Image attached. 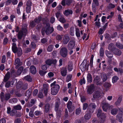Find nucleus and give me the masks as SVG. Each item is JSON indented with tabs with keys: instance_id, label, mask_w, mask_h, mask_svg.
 Segmentation results:
<instances>
[{
	"instance_id": "nucleus-18",
	"label": "nucleus",
	"mask_w": 123,
	"mask_h": 123,
	"mask_svg": "<svg viewBox=\"0 0 123 123\" xmlns=\"http://www.w3.org/2000/svg\"><path fill=\"white\" fill-rule=\"evenodd\" d=\"M69 40V37L68 34H66L64 35L63 39V42L64 44H66L68 42Z\"/></svg>"
},
{
	"instance_id": "nucleus-41",
	"label": "nucleus",
	"mask_w": 123,
	"mask_h": 123,
	"mask_svg": "<svg viewBox=\"0 0 123 123\" xmlns=\"http://www.w3.org/2000/svg\"><path fill=\"white\" fill-rule=\"evenodd\" d=\"M42 90H40L39 91V93L38 95V97L40 98H42L43 97V95L42 93Z\"/></svg>"
},
{
	"instance_id": "nucleus-42",
	"label": "nucleus",
	"mask_w": 123,
	"mask_h": 123,
	"mask_svg": "<svg viewBox=\"0 0 123 123\" xmlns=\"http://www.w3.org/2000/svg\"><path fill=\"white\" fill-rule=\"evenodd\" d=\"M13 108L15 110H19L21 109V107L20 105H18L14 106Z\"/></svg>"
},
{
	"instance_id": "nucleus-36",
	"label": "nucleus",
	"mask_w": 123,
	"mask_h": 123,
	"mask_svg": "<svg viewBox=\"0 0 123 123\" xmlns=\"http://www.w3.org/2000/svg\"><path fill=\"white\" fill-rule=\"evenodd\" d=\"M54 48V46L53 45H50L48 46L47 48V50L49 52L52 51Z\"/></svg>"
},
{
	"instance_id": "nucleus-13",
	"label": "nucleus",
	"mask_w": 123,
	"mask_h": 123,
	"mask_svg": "<svg viewBox=\"0 0 123 123\" xmlns=\"http://www.w3.org/2000/svg\"><path fill=\"white\" fill-rule=\"evenodd\" d=\"M72 102L70 101H69L67 103V107L69 112H72L74 109V107H72Z\"/></svg>"
},
{
	"instance_id": "nucleus-54",
	"label": "nucleus",
	"mask_w": 123,
	"mask_h": 123,
	"mask_svg": "<svg viewBox=\"0 0 123 123\" xmlns=\"http://www.w3.org/2000/svg\"><path fill=\"white\" fill-rule=\"evenodd\" d=\"M106 56L107 57L110 58H111L113 57V55L111 54H109V52H107L106 53Z\"/></svg>"
},
{
	"instance_id": "nucleus-53",
	"label": "nucleus",
	"mask_w": 123,
	"mask_h": 123,
	"mask_svg": "<svg viewBox=\"0 0 123 123\" xmlns=\"http://www.w3.org/2000/svg\"><path fill=\"white\" fill-rule=\"evenodd\" d=\"M100 56H102L104 54V51L103 49L101 48L100 50Z\"/></svg>"
},
{
	"instance_id": "nucleus-64",
	"label": "nucleus",
	"mask_w": 123,
	"mask_h": 123,
	"mask_svg": "<svg viewBox=\"0 0 123 123\" xmlns=\"http://www.w3.org/2000/svg\"><path fill=\"white\" fill-rule=\"evenodd\" d=\"M87 104L86 103H85L83 104V110H85L87 107Z\"/></svg>"
},
{
	"instance_id": "nucleus-44",
	"label": "nucleus",
	"mask_w": 123,
	"mask_h": 123,
	"mask_svg": "<svg viewBox=\"0 0 123 123\" xmlns=\"http://www.w3.org/2000/svg\"><path fill=\"white\" fill-rule=\"evenodd\" d=\"M36 100L35 99H32L30 101V103H31V105H28L27 106L28 107H30L31 106L33 105L36 102Z\"/></svg>"
},
{
	"instance_id": "nucleus-35",
	"label": "nucleus",
	"mask_w": 123,
	"mask_h": 123,
	"mask_svg": "<svg viewBox=\"0 0 123 123\" xmlns=\"http://www.w3.org/2000/svg\"><path fill=\"white\" fill-rule=\"evenodd\" d=\"M42 18L41 16H39L37 18H36L34 20V21L36 23H39L41 21Z\"/></svg>"
},
{
	"instance_id": "nucleus-60",
	"label": "nucleus",
	"mask_w": 123,
	"mask_h": 123,
	"mask_svg": "<svg viewBox=\"0 0 123 123\" xmlns=\"http://www.w3.org/2000/svg\"><path fill=\"white\" fill-rule=\"evenodd\" d=\"M81 112V109L80 108H78L76 109V114L77 115H78Z\"/></svg>"
},
{
	"instance_id": "nucleus-43",
	"label": "nucleus",
	"mask_w": 123,
	"mask_h": 123,
	"mask_svg": "<svg viewBox=\"0 0 123 123\" xmlns=\"http://www.w3.org/2000/svg\"><path fill=\"white\" fill-rule=\"evenodd\" d=\"M49 104H46L45 106V111L46 112H48L49 110Z\"/></svg>"
},
{
	"instance_id": "nucleus-14",
	"label": "nucleus",
	"mask_w": 123,
	"mask_h": 123,
	"mask_svg": "<svg viewBox=\"0 0 123 123\" xmlns=\"http://www.w3.org/2000/svg\"><path fill=\"white\" fill-rule=\"evenodd\" d=\"M75 45V41H70L68 44V48L69 50H72L74 47Z\"/></svg>"
},
{
	"instance_id": "nucleus-50",
	"label": "nucleus",
	"mask_w": 123,
	"mask_h": 123,
	"mask_svg": "<svg viewBox=\"0 0 123 123\" xmlns=\"http://www.w3.org/2000/svg\"><path fill=\"white\" fill-rule=\"evenodd\" d=\"M100 20V19L99 18H98V21H96L95 23L96 25L98 27H100V23L99 22Z\"/></svg>"
},
{
	"instance_id": "nucleus-24",
	"label": "nucleus",
	"mask_w": 123,
	"mask_h": 123,
	"mask_svg": "<svg viewBox=\"0 0 123 123\" xmlns=\"http://www.w3.org/2000/svg\"><path fill=\"white\" fill-rule=\"evenodd\" d=\"M44 92L45 95H47L48 91V85H47L44 84L43 85Z\"/></svg>"
},
{
	"instance_id": "nucleus-12",
	"label": "nucleus",
	"mask_w": 123,
	"mask_h": 123,
	"mask_svg": "<svg viewBox=\"0 0 123 123\" xmlns=\"http://www.w3.org/2000/svg\"><path fill=\"white\" fill-rule=\"evenodd\" d=\"M0 97L1 100L3 101L5 98L6 100H7L10 98V94H6L5 97L4 96V93L3 92H1L0 94Z\"/></svg>"
},
{
	"instance_id": "nucleus-58",
	"label": "nucleus",
	"mask_w": 123,
	"mask_h": 123,
	"mask_svg": "<svg viewBox=\"0 0 123 123\" xmlns=\"http://www.w3.org/2000/svg\"><path fill=\"white\" fill-rule=\"evenodd\" d=\"M42 113L41 111H36L34 113L35 115L37 116L40 115Z\"/></svg>"
},
{
	"instance_id": "nucleus-59",
	"label": "nucleus",
	"mask_w": 123,
	"mask_h": 123,
	"mask_svg": "<svg viewBox=\"0 0 123 123\" xmlns=\"http://www.w3.org/2000/svg\"><path fill=\"white\" fill-rule=\"evenodd\" d=\"M41 68L43 70H45L47 69V65L46 64L42 65L41 66Z\"/></svg>"
},
{
	"instance_id": "nucleus-30",
	"label": "nucleus",
	"mask_w": 123,
	"mask_h": 123,
	"mask_svg": "<svg viewBox=\"0 0 123 123\" xmlns=\"http://www.w3.org/2000/svg\"><path fill=\"white\" fill-rule=\"evenodd\" d=\"M118 110L117 108H114L112 109L111 111V113L112 115H116L117 113Z\"/></svg>"
},
{
	"instance_id": "nucleus-32",
	"label": "nucleus",
	"mask_w": 123,
	"mask_h": 123,
	"mask_svg": "<svg viewBox=\"0 0 123 123\" xmlns=\"http://www.w3.org/2000/svg\"><path fill=\"white\" fill-rule=\"evenodd\" d=\"M118 79L119 78L117 76H113L112 78V83H115L116 82Z\"/></svg>"
},
{
	"instance_id": "nucleus-8",
	"label": "nucleus",
	"mask_w": 123,
	"mask_h": 123,
	"mask_svg": "<svg viewBox=\"0 0 123 123\" xmlns=\"http://www.w3.org/2000/svg\"><path fill=\"white\" fill-rule=\"evenodd\" d=\"M27 33V30L26 27L25 26L24 28H23L22 27V30L20 31L18 33V38L19 39H21L23 35L25 36Z\"/></svg>"
},
{
	"instance_id": "nucleus-28",
	"label": "nucleus",
	"mask_w": 123,
	"mask_h": 123,
	"mask_svg": "<svg viewBox=\"0 0 123 123\" xmlns=\"http://www.w3.org/2000/svg\"><path fill=\"white\" fill-rule=\"evenodd\" d=\"M10 72H7L4 78V81L5 82L6 81L8 80L10 77Z\"/></svg>"
},
{
	"instance_id": "nucleus-47",
	"label": "nucleus",
	"mask_w": 123,
	"mask_h": 123,
	"mask_svg": "<svg viewBox=\"0 0 123 123\" xmlns=\"http://www.w3.org/2000/svg\"><path fill=\"white\" fill-rule=\"evenodd\" d=\"M79 83L81 85H82L83 84H85L86 83V81L84 77H83V79H81L79 81Z\"/></svg>"
},
{
	"instance_id": "nucleus-51",
	"label": "nucleus",
	"mask_w": 123,
	"mask_h": 123,
	"mask_svg": "<svg viewBox=\"0 0 123 123\" xmlns=\"http://www.w3.org/2000/svg\"><path fill=\"white\" fill-rule=\"evenodd\" d=\"M68 69L69 71H71L73 69V67L72 65L70 64L68 65Z\"/></svg>"
},
{
	"instance_id": "nucleus-16",
	"label": "nucleus",
	"mask_w": 123,
	"mask_h": 123,
	"mask_svg": "<svg viewBox=\"0 0 123 123\" xmlns=\"http://www.w3.org/2000/svg\"><path fill=\"white\" fill-rule=\"evenodd\" d=\"M61 104V101L60 99H59L58 101L56 102L55 103V110L57 112V114L58 115H59V114H60V112L59 111V113H58V112L57 111H58V109L59 108V106Z\"/></svg>"
},
{
	"instance_id": "nucleus-2",
	"label": "nucleus",
	"mask_w": 123,
	"mask_h": 123,
	"mask_svg": "<svg viewBox=\"0 0 123 123\" xmlns=\"http://www.w3.org/2000/svg\"><path fill=\"white\" fill-rule=\"evenodd\" d=\"M56 82L54 81L51 84V93L53 95H55L58 93L60 88V86L58 85L55 84Z\"/></svg>"
},
{
	"instance_id": "nucleus-10",
	"label": "nucleus",
	"mask_w": 123,
	"mask_h": 123,
	"mask_svg": "<svg viewBox=\"0 0 123 123\" xmlns=\"http://www.w3.org/2000/svg\"><path fill=\"white\" fill-rule=\"evenodd\" d=\"M123 111H121L116 116V119L120 123H122L123 121Z\"/></svg>"
},
{
	"instance_id": "nucleus-61",
	"label": "nucleus",
	"mask_w": 123,
	"mask_h": 123,
	"mask_svg": "<svg viewBox=\"0 0 123 123\" xmlns=\"http://www.w3.org/2000/svg\"><path fill=\"white\" fill-rule=\"evenodd\" d=\"M102 78L104 81H105L107 79L106 76L105 74H103L102 76Z\"/></svg>"
},
{
	"instance_id": "nucleus-5",
	"label": "nucleus",
	"mask_w": 123,
	"mask_h": 123,
	"mask_svg": "<svg viewBox=\"0 0 123 123\" xmlns=\"http://www.w3.org/2000/svg\"><path fill=\"white\" fill-rule=\"evenodd\" d=\"M116 48L114 47V45L113 43H111L108 46V49L110 50L115 55H119L121 54V51L118 49H116V51H117L118 53H117L116 52H115L114 50Z\"/></svg>"
},
{
	"instance_id": "nucleus-21",
	"label": "nucleus",
	"mask_w": 123,
	"mask_h": 123,
	"mask_svg": "<svg viewBox=\"0 0 123 123\" xmlns=\"http://www.w3.org/2000/svg\"><path fill=\"white\" fill-rule=\"evenodd\" d=\"M100 96L101 93L98 91L94 92L93 95V97L94 98H98Z\"/></svg>"
},
{
	"instance_id": "nucleus-56",
	"label": "nucleus",
	"mask_w": 123,
	"mask_h": 123,
	"mask_svg": "<svg viewBox=\"0 0 123 123\" xmlns=\"http://www.w3.org/2000/svg\"><path fill=\"white\" fill-rule=\"evenodd\" d=\"M57 29L59 31H61L63 30V28L60 25H59L57 27Z\"/></svg>"
},
{
	"instance_id": "nucleus-1",
	"label": "nucleus",
	"mask_w": 123,
	"mask_h": 123,
	"mask_svg": "<svg viewBox=\"0 0 123 123\" xmlns=\"http://www.w3.org/2000/svg\"><path fill=\"white\" fill-rule=\"evenodd\" d=\"M101 111L100 109L98 110L97 116L98 117H100L101 119L99 121H97L95 119H94L92 121L93 123H103L105 120L106 117L104 113H101Z\"/></svg>"
},
{
	"instance_id": "nucleus-19",
	"label": "nucleus",
	"mask_w": 123,
	"mask_h": 123,
	"mask_svg": "<svg viewBox=\"0 0 123 123\" xmlns=\"http://www.w3.org/2000/svg\"><path fill=\"white\" fill-rule=\"evenodd\" d=\"M93 3L92 5V9L94 12H95L96 8L95 7V4L96 6H98L99 5L98 0H93Z\"/></svg>"
},
{
	"instance_id": "nucleus-23",
	"label": "nucleus",
	"mask_w": 123,
	"mask_h": 123,
	"mask_svg": "<svg viewBox=\"0 0 123 123\" xmlns=\"http://www.w3.org/2000/svg\"><path fill=\"white\" fill-rule=\"evenodd\" d=\"M87 79L88 82L91 83L92 81V78L91 75L88 73L87 75Z\"/></svg>"
},
{
	"instance_id": "nucleus-20",
	"label": "nucleus",
	"mask_w": 123,
	"mask_h": 123,
	"mask_svg": "<svg viewBox=\"0 0 123 123\" xmlns=\"http://www.w3.org/2000/svg\"><path fill=\"white\" fill-rule=\"evenodd\" d=\"M67 70L66 68H62L61 70V73L62 76H65L67 74Z\"/></svg>"
},
{
	"instance_id": "nucleus-39",
	"label": "nucleus",
	"mask_w": 123,
	"mask_h": 123,
	"mask_svg": "<svg viewBox=\"0 0 123 123\" xmlns=\"http://www.w3.org/2000/svg\"><path fill=\"white\" fill-rule=\"evenodd\" d=\"M23 69V68L22 67H20L18 70L17 72V74L18 75H20L22 73V71Z\"/></svg>"
},
{
	"instance_id": "nucleus-57",
	"label": "nucleus",
	"mask_w": 123,
	"mask_h": 123,
	"mask_svg": "<svg viewBox=\"0 0 123 123\" xmlns=\"http://www.w3.org/2000/svg\"><path fill=\"white\" fill-rule=\"evenodd\" d=\"M26 12L28 13H30L31 11V7L26 6Z\"/></svg>"
},
{
	"instance_id": "nucleus-9",
	"label": "nucleus",
	"mask_w": 123,
	"mask_h": 123,
	"mask_svg": "<svg viewBox=\"0 0 123 123\" xmlns=\"http://www.w3.org/2000/svg\"><path fill=\"white\" fill-rule=\"evenodd\" d=\"M60 55L63 57H65L68 54V50L65 48H62L61 49L60 51Z\"/></svg>"
},
{
	"instance_id": "nucleus-22",
	"label": "nucleus",
	"mask_w": 123,
	"mask_h": 123,
	"mask_svg": "<svg viewBox=\"0 0 123 123\" xmlns=\"http://www.w3.org/2000/svg\"><path fill=\"white\" fill-rule=\"evenodd\" d=\"M100 80V79L99 77L98 76H97L94 78L93 82L97 85H99V82Z\"/></svg>"
},
{
	"instance_id": "nucleus-37",
	"label": "nucleus",
	"mask_w": 123,
	"mask_h": 123,
	"mask_svg": "<svg viewBox=\"0 0 123 123\" xmlns=\"http://www.w3.org/2000/svg\"><path fill=\"white\" fill-rule=\"evenodd\" d=\"M24 79L26 80L29 82H31V78L29 76L27 75L24 77Z\"/></svg>"
},
{
	"instance_id": "nucleus-4",
	"label": "nucleus",
	"mask_w": 123,
	"mask_h": 123,
	"mask_svg": "<svg viewBox=\"0 0 123 123\" xmlns=\"http://www.w3.org/2000/svg\"><path fill=\"white\" fill-rule=\"evenodd\" d=\"M12 49L13 53H17L18 56L21 55L22 54V50L21 48H18L16 47V44L14 43H13L12 44Z\"/></svg>"
},
{
	"instance_id": "nucleus-7",
	"label": "nucleus",
	"mask_w": 123,
	"mask_h": 123,
	"mask_svg": "<svg viewBox=\"0 0 123 123\" xmlns=\"http://www.w3.org/2000/svg\"><path fill=\"white\" fill-rule=\"evenodd\" d=\"M101 106L103 110L105 111H107V110H109L113 107L112 105H110L108 104L105 102H103L101 104Z\"/></svg>"
},
{
	"instance_id": "nucleus-17",
	"label": "nucleus",
	"mask_w": 123,
	"mask_h": 123,
	"mask_svg": "<svg viewBox=\"0 0 123 123\" xmlns=\"http://www.w3.org/2000/svg\"><path fill=\"white\" fill-rule=\"evenodd\" d=\"M56 62L57 61L56 60L48 59L46 61L45 63L47 64L50 65L51 64H55Z\"/></svg>"
},
{
	"instance_id": "nucleus-38",
	"label": "nucleus",
	"mask_w": 123,
	"mask_h": 123,
	"mask_svg": "<svg viewBox=\"0 0 123 123\" xmlns=\"http://www.w3.org/2000/svg\"><path fill=\"white\" fill-rule=\"evenodd\" d=\"M18 99L16 98H14L12 99H11L9 100V102L10 103H16L18 101Z\"/></svg>"
},
{
	"instance_id": "nucleus-31",
	"label": "nucleus",
	"mask_w": 123,
	"mask_h": 123,
	"mask_svg": "<svg viewBox=\"0 0 123 123\" xmlns=\"http://www.w3.org/2000/svg\"><path fill=\"white\" fill-rule=\"evenodd\" d=\"M76 35L78 38L80 37V31L79 29L78 28L76 29L75 30Z\"/></svg>"
},
{
	"instance_id": "nucleus-3",
	"label": "nucleus",
	"mask_w": 123,
	"mask_h": 123,
	"mask_svg": "<svg viewBox=\"0 0 123 123\" xmlns=\"http://www.w3.org/2000/svg\"><path fill=\"white\" fill-rule=\"evenodd\" d=\"M54 31V28L52 27H50L49 24H47L45 27L43 28L42 30V33L43 35L45 32L47 35L51 34Z\"/></svg>"
},
{
	"instance_id": "nucleus-26",
	"label": "nucleus",
	"mask_w": 123,
	"mask_h": 123,
	"mask_svg": "<svg viewBox=\"0 0 123 123\" xmlns=\"http://www.w3.org/2000/svg\"><path fill=\"white\" fill-rule=\"evenodd\" d=\"M73 12L70 10H65L64 13V14L66 16H68L70 14H72Z\"/></svg>"
},
{
	"instance_id": "nucleus-40",
	"label": "nucleus",
	"mask_w": 123,
	"mask_h": 123,
	"mask_svg": "<svg viewBox=\"0 0 123 123\" xmlns=\"http://www.w3.org/2000/svg\"><path fill=\"white\" fill-rule=\"evenodd\" d=\"M59 21L63 23H65L66 21L65 19L64 18L63 16H62L60 17Z\"/></svg>"
},
{
	"instance_id": "nucleus-27",
	"label": "nucleus",
	"mask_w": 123,
	"mask_h": 123,
	"mask_svg": "<svg viewBox=\"0 0 123 123\" xmlns=\"http://www.w3.org/2000/svg\"><path fill=\"white\" fill-rule=\"evenodd\" d=\"M122 97L121 96L119 97L115 102V104L117 106L120 103L122 100Z\"/></svg>"
},
{
	"instance_id": "nucleus-33",
	"label": "nucleus",
	"mask_w": 123,
	"mask_h": 123,
	"mask_svg": "<svg viewBox=\"0 0 123 123\" xmlns=\"http://www.w3.org/2000/svg\"><path fill=\"white\" fill-rule=\"evenodd\" d=\"M91 112V111H90V113L88 114H86L85 116L84 117L85 119L86 120H88L90 119L91 117V115L90 113Z\"/></svg>"
},
{
	"instance_id": "nucleus-62",
	"label": "nucleus",
	"mask_w": 123,
	"mask_h": 123,
	"mask_svg": "<svg viewBox=\"0 0 123 123\" xmlns=\"http://www.w3.org/2000/svg\"><path fill=\"white\" fill-rule=\"evenodd\" d=\"M38 92V90L37 89H35L33 92V95L34 96H36Z\"/></svg>"
},
{
	"instance_id": "nucleus-45",
	"label": "nucleus",
	"mask_w": 123,
	"mask_h": 123,
	"mask_svg": "<svg viewBox=\"0 0 123 123\" xmlns=\"http://www.w3.org/2000/svg\"><path fill=\"white\" fill-rule=\"evenodd\" d=\"M116 46L117 47L121 49H122L123 48V45L118 42L116 43Z\"/></svg>"
},
{
	"instance_id": "nucleus-52",
	"label": "nucleus",
	"mask_w": 123,
	"mask_h": 123,
	"mask_svg": "<svg viewBox=\"0 0 123 123\" xmlns=\"http://www.w3.org/2000/svg\"><path fill=\"white\" fill-rule=\"evenodd\" d=\"M72 76L71 75H69L67 76L66 81L67 82H68L71 80Z\"/></svg>"
},
{
	"instance_id": "nucleus-25",
	"label": "nucleus",
	"mask_w": 123,
	"mask_h": 123,
	"mask_svg": "<svg viewBox=\"0 0 123 123\" xmlns=\"http://www.w3.org/2000/svg\"><path fill=\"white\" fill-rule=\"evenodd\" d=\"M30 71L31 73L35 74L36 72V70L34 66H31L30 67Z\"/></svg>"
},
{
	"instance_id": "nucleus-63",
	"label": "nucleus",
	"mask_w": 123,
	"mask_h": 123,
	"mask_svg": "<svg viewBox=\"0 0 123 123\" xmlns=\"http://www.w3.org/2000/svg\"><path fill=\"white\" fill-rule=\"evenodd\" d=\"M11 83L9 81L7 82L5 86L6 87H9L10 86Z\"/></svg>"
},
{
	"instance_id": "nucleus-48",
	"label": "nucleus",
	"mask_w": 123,
	"mask_h": 123,
	"mask_svg": "<svg viewBox=\"0 0 123 123\" xmlns=\"http://www.w3.org/2000/svg\"><path fill=\"white\" fill-rule=\"evenodd\" d=\"M32 3L31 1H28L26 3V6L27 7H31L32 6Z\"/></svg>"
},
{
	"instance_id": "nucleus-11",
	"label": "nucleus",
	"mask_w": 123,
	"mask_h": 123,
	"mask_svg": "<svg viewBox=\"0 0 123 123\" xmlns=\"http://www.w3.org/2000/svg\"><path fill=\"white\" fill-rule=\"evenodd\" d=\"M94 85L93 84H92L89 86H88L87 91L88 94H92L94 91Z\"/></svg>"
},
{
	"instance_id": "nucleus-6",
	"label": "nucleus",
	"mask_w": 123,
	"mask_h": 123,
	"mask_svg": "<svg viewBox=\"0 0 123 123\" xmlns=\"http://www.w3.org/2000/svg\"><path fill=\"white\" fill-rule=\"evenodd\" d=\"M80 68L82 72L86 69L87 70L88 68V62H87L86 60H84L80 66Z\"/></svg>"
},
{
	"instance_id": "nucleus-46",
	"label": "nucleus",
	"mask_w": 123,
	"mask_h": 123,
	"mask_svg": "<svg viewBox=\"0 0 123 123\" xmlns=\"http://www.w3.org/2000/svg\"><path fill=\"white\" fill-rule=\"evenodd\" d=\"M104 86L107 89L109 88L111 86V85L109 83L105 82L104 84Z\"/></svg>"
},
{
	"instance_id": "nucleus-49",
	"label": "nucleus",
	"mask_w": 123,
	"mask_h": 123,
	"mask_svg": "<svg viewBox=\"0 0 123 123\" xmlns=\"http://www.w3.org/2000/svg\"><path fill=\"white\" fill-rule=\"evenodd\" d=\"M55 14L56 17L58 19L60 17H61L62 16V14L60 12H57L56 13H55Z\"/></svg>"
},
{
	"instance_id": "nucleus-34",
	"label": "nucleus",
	"mask_w": 123,
	"mask_h": 123,
	"mask_svg": "<svg viewBox=\"0 0 123 123\" xmlns=\"http://www.w3.org/2000/svg\"><path fill=\"white\" fill-rule=\"evenodd\" d=\"M74 28L71 27L70 29L69 34L71 36H73L74 35Z\"/></svg>"
},
{
	"instance_id": "nucleus-29",
	"label": "nucleus",
	"mask_w": 123,
	"mask_h": 123,
	"mask_svg": "<svg viewBox=\"0 0 123 123\" xmlns=\"http://www.w3.org/2000/svg\"><path fill=\"white\" fill-rule=\"evenodd\" d=\"M31 92L29 91V90H28L26 92L25 96L27 97V98H25V100L26 101H27L28 99L30 97V96L31 95Z\"/></svg>"
},
{
	"instance_id": "nucleus-15",
	"label": "nucleus",
	"mask_w": 123,
	"mask_h": 123,
	"mask_svg": "<svg viewBox=\"0 0 123 123\" xmlns=\"http://www.w3.org/2000/svg\"><path fill=\"white\" fill-rule=\"evenodd\" d=\"M22 62H20V60L18 58L16 59L15 61L14 65H16L15 68L17 69L22 65Z\"/></svg>"
},
{
	"instance_id": "nucleus-55",
	"label": "nucleus",
	"mask_w": 123,
	"mask_h": 123,
	"mask_svg": "<svg viewBox=\"0 0 123 123\" xmlns=\"http://www.w3.org/2000/svg\"><path fill=\"white\" fill-rule=\"evenodd\" d=\"M89 107H92V108L95 109L96 108V105L94 103H91L89 105Z\"/></svg>"
}]
</instances>
